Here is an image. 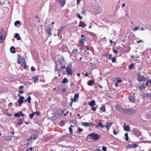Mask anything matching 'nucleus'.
I'll return each instance as SVG.
<instances>
[{
  "label": "nucleus",
  "mask_w": 151,
  "mask_h": 151,
  "mask_svg": "<svg viewBox=\"0 0 151 151\" xmlns=\"http://www.w3.org/2000/svg\"><path fill=\"white\" fill-rule=\"evenodd\" d=\"M111 60L112 63H115L116 61V58H111Z\"/></svg>",
  "instance_id": "obj_45"
},
{
  "label": "nucleus",
  "mask_w": 151,
  "mask_h": 151,
  "mask_svg": "<svg viewBox=\"0 0 151 151\" xmlns=\"http://www.w3.org/2000/svg\"><path fill=\"white\" fill-rule=\"evenodd\" d=\"M78 53V49H74L72 52V55H76Z\"/></svg>",
  "instance_id": "obj_15"
},
{
  "label": "nucleus",
  "mask_w": 151,
  "mask_h": 151,
  "mask_svg": "<svg viewBox=\"0 0 151 151\" xmlns=\"http://www.w3.org/2000/svg\"><path fill=\"white\" fill-rule=\"evenodd\" d=\"M24 88V86H20L19 87V89H22V88Z\"/></svg>",
  "instance_id": "obj_61"
},
{
  "label": "nucleus",
  "mask_w": 151,
  "mask_h": 151,
  "mask_svg": "<svg viewBox=\"0 0 151 151\" xmlns=\"http://www.w3.org/2000/svg\"><path fill=\"white\" fill-rule=\"evenodd\" d=\"M65 27H61L59 29H58V33L61 32L65 29Z\"/></svg>",
  "instance_id": "obj_27"
},
{
  "label": "nucleus",
  "mask_w": 151,
  "mask_h": 151,
  "mask_svg": "<svg viewBox=\"0 0 151 151\" xmlns=\"http://www.w3.org/2000/svg\"><path fill=\"white\" fill-rule=\"evenodd\" d=\"M19 93H23V91L22 90H20L19 91Z\"/></svg>",
  "instance_id": "obj_58"
},
{
  "label": "nucleus",
  "mask_w": 151,
  "mask_h": 151,
  "mask_svg": "<svg viewBox=\"0 0 151 151\" xmlns=\"http://www.w3.org/2000/svg\"><path fill=\"white\" fill-rule=\"evenodd\" d=\"M86 40L85 39H81L79 42V45L81 46L84 44V41Z\"/></svg>",
  "instance_id": "obj_20"
},
{
  "label": "nucleus",
  "mask_w": 151,
  "mask_h": 151,
  "mask_svg": "<svg viewBox=\"0 0 151 151\" xmlns=\"http://www.w3.org/2000/svg\"><path fill=\"white\" fill-rule=\"evenodd\" d=\"M118 132H116V131L114 130H113V134H114V135H117V133H118Z\"/></svg>",
  "instance_id": "obj_52"
},
{
  "label": "nucleus",
  "mask_w": 151,
  "mask_h": 151,
  "mask_svg": "<svg viewBox=\"0 0 151 151\" xmlns=\"http://www.w3.org/2000/svg\"><path fill=\"white\" fill-rule=\"evenodd\" d=\"M14 37L16 38H17V40H20V37L19 35L17 33H16L14 36Z\"/></svg>",
  "instance_id": "obj_21"
},
{
  "label": "nucleus",
  "mask_w": 151,
  "mask_h": 151,
  "mask_svg": "<svg viewBox=\"0 0 151 151\" xmlns=\"http://www.w3.org/2000/svg\"><path fill=\"white\" fill-rule=\"evenodd\" d=\"M146 82H147V84H148V83H151V80H149L148 81H147Z\"/></svg>",
  "instance_id": "obj_57"
},
{
  "label": "nucleus",
  "mask_w": 151,
  "mask_h": 151,
  "mask_svg": "<svg viewBox=\"0 0 151 151\" xmlns=\"http://www.w3.org/2000/svg\"><path fill=\"white\" fill-rule=\"evenodd\" d=\"M100 110L103 112L105 111L106 110L105 106L103 105L102 107L100 108Z\"/></svg>",
  "instance_id": "obj_29"
},
{
  "label": "nucleus",
  "mask_w": 151,
  "mask_h": 151,
  "mask_svg": "<svg viewBox=\"0 0 151 151\" xmlns=\"http://www.w3.org/2000/svg\"><path fill=\"white\" fill-rule=\"evenodd\" d=\"M22 122H23L22 119L21 118H19V121L17 123V124L19 126H20L22 124Z\"/></svg>",
  "instance_id": "obj_25"
},
{
  "label": "nucleus",
  "mask_w": 151,
  "mask_h": 151,
  "mask_svg": "<svg viewBox=\"0 0 151 151\" xmlns=\"http://www.w3.org/2000/svg\"><path fill=\"white\" fill-rule=\"evenodd\" d=\"M93 83V81L91 80L88 82L87 84L89 86H92V84Z\"/></svg>",
  "instance_id": "obj_36"
},
{
  "label": "nucleus",
  "mask_w": 151,
  "mask_h": 151,
  "mask_svg": "<svg viewBox=\"0 0 151 151\" xmlns=\"http://www.w3.org/2000/svg\"><path fill=\"white\" fill-rule=\"evenodd\" d=\"M134 65L133 64H132L131 65H129V69L130 70L132 69L133 68Z\"/></svg>",
  "instance_id": "obj_35"
},
{
  "label": "nucleus",
  "mask_w": 151,
  "mask_h": 151,
  "mask_svg": "<svg viewBox=\"0 0 151 151\" xmlns=\"http://www.w3.org/2000/svg\"><path fill=\"white\" fill-rule=\"evenodd\" d=\"M129 146L131 148H135L138 147V145L136 144H129Z\"/></svg>",
  "instance_id": "obj_17"
},
{
  "label": "nucleus",
  "mask_w": 151,
  "mask_h": 151,
  "mask_svg": "<svg viewBox=\"0 0 151 151\" xmlns=\"http://www.w3.org/2000/svg\"><path fill=\"white\" fill-rule=\"evenodd\" d=\"M33 113L34 114H36L37 115H39L40 113V112L37 111L34 112Z\"/></svg>",
  "instance_id": "obj_48"
},
{
  "label": "nucleus",
  "mask_w": 151,
  "mask_h": 151,
  "mask_svg": "<svg viewBox=\"0 0 151 151\" xmlns=\"http://www.w3.org/2000/svg\"><path fill=\"white\" fill-rule=\"evenodd\" d=\"M18 59L17 63L19 64H22L24 63V58L22 57H21L19 55H18Z\"/></svg>",
  "instance_id": "obj_4"
},
{
  "label": "nucleus",
  "mask_w": 151,
  "mask_h": 151,
  "mask_svg": "<svg viewBox=\"0 0 151 151\" xmlns=\"http://www.w3.org/2000/svg\"><path fill=\"white\" fill-rule=\"evenodd\" d=\"M82 125L85 127H88L90 126H92L93 125H94V124L92 122H90L89 123L87 122H83L82 124Z\"/></svg>",
  "instance_id": "obj_6"
},
{
  "label": "nucleus",
  "mask_w": 151,
  "mask_h": 151,
  "mask_svg": "<svg viewBox=\"0 0 151 151\" xmlns=\"http://www.w3.org/2000/svg\"><path fill=\"white\" fill-rule=\"evenodd\" d=\"M126 110L127 111L130 112V113L131 114H133L135 112V111L133 109H127Z\"/></svg>",
  "instance_id": "obj_22"
},
{
  "label": "nucleus",
  "mask_w": 151,
  "mask_h": 151,
  "mask_svg": "<svg viewBox=\"0 0 151 151\" xmlns=\"http://www.w3.org/2000/svg\"><path fill=\"white\" fill-rule=\"evenodd\" d=\"M124 130L126 131L129 132L130 130V127L128 125H126L125 127H124Z\"/></svg>",
  "instance_id": "obj_16"
},
{
  "label": "nucleus",
  "mask_w": 151,
  "mask_h": 151,
  "mask_svg": "<svg viewBox=\"0 0 151 151\" xmlns=\"http://www.w3.org/2000/svg\"><path fill=\"white\" fill-rule=\"evenodd\" d=\"M100 137V135L99 134L91 133L88 135L87 137V138L96 141L99 139Z\"/></svg>",
  "instance_id": "obj_1"
},
{
  "label": "nucleus",
  "mask_w": 151,
  "mask_h": 151,
  "mask_svg": "<svg viewBox=\"0 0 151 151\" xmlns=\"http://www.w3.org/2000/svg\"><path fill=\"white\" fill-rule=\"evenodd\" d=\"M88 75V73H86L85 74V76H87Z\"/></svg>",
  "instance_id": "obj_63"
},
{
  "label": "nucleus",
  "mask_w": 151,
  "mask_h": 151,
  "mask_svg": "<svg viewBox=\"0 0 151 151\" xmlns=\"http://www.w3.org/2000/svg\"><path fill=\"white\" fill-rule=\"evenodd\" d=\"M72 66L71 65H68L67 67L66 71L68 74L71 75L73 73V70L71 68Z\"/></svg>",
  "instance_id": "obj_3"
},
{
  "label": "nucleus",
  "mask_w": 151,
  "mask_h": 151,
  "mask_svg": "<svg viewBox=\"0 0 151 151\" xmlns=\"http://www.w3.org/2000/svg\"><path fill=\"white\" fill-rule=\"evenodd\" d=\"M88 104L90 106H94L96 105L95 101L94 100H93L89 102Z\"/></svg>",
  "instance_id": "obj_18"
},
{
  "label": "nucleus",
  "mask_w": 151,
  "mask_h": 151,
  "mask_svg": "<svg viewBox=\"0 0 151 151\" xmlns=\"http://www.w3.org/2000/svg\"><path fill=\"white\" fill-rule=\"evenodd\" d=\"M32 139V137L31 136L30 137V138L29 139H27V140L28 141H29L31 139Z\"/></svg>",
  "instance_id": "obj_60"
},
{
  "label": "nucleus",
  "mask_w": 151,
  "mask_h": 151,
  "mask_svg": "<svg viewBox=\"0 0 151 151\" xmlns=\"http://www.w3.org/2000/svg\"><path fill=\"white\" fill-rule=\"evenodd\" d=\"M46 33L48 34V37L51 35L52 33L51 32V29L50 28H48L46 30Z\"/></svg>",
  "instance_id": "obj_11"
},
{
  "label": "nucleus",
  "mask_w": 151,
  "mask_h": 151,
  "mask_svg": "<svg viewBox=\"0 0 151 151\" xmlns=\"http://www.w3.org/2000/svg\"><path fill=\"white\" fill-rule=\"evenodd\" d=\"M79 97V94L78 93H76L75 94L73 98L71 99V101L74 102H76L77 99H78Z\"/></svg>",
  "instance_id": "obj_10"
},
{
  "label": "nucleus",
  "mask_w": 151,
  "mask_h": 151,
  "mask_svg": "<svg viewBox=\"0 0 151 151\" xmlns=\"http://www.w3.org/2000/svg\"><path fill=\"white\" fill-rule=\"evenodd\" d=\"M113 52L114 53H116L118 52V51L116 49H114V47H113Z\"/></svg>",
  "instance_id": "obj_43"
},
{
  "label": "nucleus",
  "mask_w": 151,
  "mask_h": 151,
  "mask_svg": "<svg viewBox=\"0 0 151 151\" xmlns=\"http://www.w3.org/2000/svg\"><path fill=\"white\" fill-rule=\"evenodd\" d=\"M34 114L33 113H32V114H30L29 115V117L30 118V119H32L33 118V116H34Z\"/></svg>",
  "instance_id": "obj_41"
},
{
  "label": "nucleus",
  "mask_w": 151,
  "mask_h": 151,
  "mask_svg": "<svg viewBox=\"0 0 151 151\" xmlns=\"http://www.w3.org/2000/svg\"><path fill=\"white\" fill-rule=\"evenodd\" d=\"M147 97L150 99H151V94L150 93H148L146 95Z\"/></svg>",
  "instance_id": "obj_40"
},
{
  "label": "nucleus",
  "mask_w": 151,
  "mask_h": 151,
  "mask_svg": "<svg viewBox=\"0 0 151 151\" xmlns=\"http://www.w3.org/2000/svg\"><path fill=\"white\" fill-rule=\"evenodd\" d=\"M145 78L139 74L138 75L137 80L139 81H142L145 80Z\"/></svg>",
  "instance_id": "obj_8"
},
{
  "label": "nucleus",
  "mask_w": 151,
  "mask_h": 151,
  "mask_svg": "<svg viewBox=\"0 0 151 151\" xmlns=\"http://www.w3.org/2000/svg\"><path fill=\"white\" fill-rule=\"evenodd\" d=\"M31 70L32 71H34L35 70V69L33 67H32L31 68Z\"/></svg>",
  "instance_id": "obj_56"
},
{
  "label": "nucleus",
  "mask_w": 151,
  "mask_h": 151,
  "mask_svg": "<svg viewBox=\"0 0 151 151\" xmlns=\"http://www.w3.org/2000/svg\"><path fill=\"white\" fill-rule=\"evenodd\" d=\"M32 148L31 147H30L28 148V149H27V151H32Z\"/></svg>",
  "instance_id": "obj_51"
},
{
  "label": "nucleus",
  "mask_w": 151,
  "mask_h": 151,
  "mask_svg": "<svg viewBox=\"0 0 151 151\" xmlns=\"http://www.w3.org/2000/svg\"><path fill=\"white\" fill-rule=\"evenodd\" d=\"M57 1L60 3L62 7H63L65 4V0H57Z\"/></svg>",
  "instance_id": "obj_9"
},
{
  "label": "nucleus",
  "mask_w": 151,
  "mask_h": 151,
  "mask_svg": "<svg viewBox=\"0 0 151 151\" xmlns=\"http://www.w3.org/2000/svg\"><path fill=\"white\" fill-rule=\"evenodd\" d=\"M33 78L34 79V82L35 83H36L37 82V78L36 77H33Z\"/></svg>",
  "instance_id": "obj_34"
},
{
  "label": "nucleus",
  "mask_w": 151,
  "mask_h": 151,
  "mask_svg": "<svg viewBox=\"0 0 151 151\" xmlns=\"http://www.w3.org/2000/svg\"><path fill=\"white\" fill-rule=\"evenodd\" d=\"M77 16L78 18L81 19H82L83 18V17L82 16H80L79 14H77Z\"/></svg>",
  "instance_id": "obj_55"
},
{
  "label": "nucleus",
  "mask_w": 151,
  "mask_h": 151,
  "mask_svg": "<svg viewBox=\"0 0 151 151\" xmlns=\"http://www.w3.org/2000/svg\"><path fill=\"white\" fill-rule=\"evenodd\" d=\"M134 132L135 134L137 136H139L141 134L140 132L137 129H134Z\"/></svg>",
  "instance_id": "obj_12"
},
{
  "label": "nucleus",
  "mask_w": 151,
  "mask_h": 151,
  "mask_svg": "<svg viewBox=\"0 0 151 151\" xmlns=\"http://www.w3.org/2000/svg\"><path fill=\"white\" fill-rule=\"evenodd\" d=\"M106 147H103L102 148V150L104 151H106Z\"/></svg>",
  "instance_id": "obj_53"
},
{
  "label": "nucleus",
  "mask_w": 151,
  "mask_h": 151,
  "mask_svg": "<svg viewBox=\"0 0 151 151\" xmlns=\"http://www.w3.org/2000/svg\"><path fill=\"white\" fill-rule=\"evenodd\" d=\"M15 48L13 46L11 47L10 48V51L11 53H14L16 52L15 51Z\"/></svg>",
  "instance_id": "obj_23"
},
{
  "label": "nucleus",
  "mask_w": 151,
  "mask_h": 151,
  "mask_svg": "<svg viewBox=\"0 0 151 151\" xmlns=\"http://www.w3.org/2000/svg\"><path fill=\"white\" fill-rule=\"evenodd\" d=\"M129 99L130 101L133 103H134L135 101L134 98L133 97L130 96L129 97Z\"/></svg>",
  "instance_id": "obj_24"
},
{
  "label": "nucleus",
  "mask_w": 151,
  "mask_h": 151,
  "mask_svg": "<svg viewBox=\"0 0 151 151\" xmlns=\"http://www.w3.org/2000/svg\"><path fill=\"white\" fill-rule=\"evenodd\" d=\"M17 101L19 103V106H20L21 105L22 103L24 102V101L23 100H20L19 99Z\"/></svg>",
  "instance_id": "obj_31"
},
{
  "label": "nucleus",
  "mask_w": 151,
  "mask_h": 151,
  "mask_svg": "<svg viewBox=\"0 0 151 151\" xmlns=\"http://www.w3.org/2000/svg\"><path fill=\"white\" fill-rule=\"evenodd\" d=\"M125 136H126L125 140L127 141L129 139L128 133H126V134H125Z\"/></svg>",
  "instance_id": "obj_38"
},
{
  "label": "nucleus",
  "mask_w": 151,
  "mask_h": 151,
  "mask_svg": "<svg viewBox=\"0 0 151 151\" xmlns=\"http://www.w3.org/2000/svg\"><path fill=\"white\" fill-rule=\"evenodd\" d=\"M83 0H77V4L78 5V3L79 1H82Z\"/></svg>",
  "instance_id": "obj_59"
},
{
  "label": "nucleus",
  "mask_w": 151,
  "mask_h": 151,
  "mask_svg": "<svg viewBox=\"0 0 151 151\" xmlns=\"http://www.w3.org/2000/svg\"><path fill=\"white\" fill-rule=\"evenodd\" d=\"M5 35V32L3 29H2L0 32V43H3Z\"/></svg>",
  "instance_id": "obj_2"
},
{
  "label": "nucleus",
  "mask_w": 151,
  "mask_h": 151,
  "mask_svg": "<svg viewBox=\"0 0 151 151\" xmlns=\"http://www.w3.org/2000/svg\"><path fill=\"white\" fill-rule=\"evenodd\" d=\"M78 130L79 132H81L83 131V129L81 128L78 127Z\"/></svg>",
  "instance_id": "obj_50"
},
{
  "label": "nucleus",
  "mask_w": 151,
  "mask_h": 151,
  "mask_svg": "<svg viewBox=\"0 0 151 151\" xmlns=\"http://www.w3.org/2000/svg\"><path fill=\"white\" fill-rule=\"evenodd\" d=\"M117 83H117L116 82V83L115 84V86L116 87H117L118 86V84Z\"/></svg>",
  "instance_id": "obj_64"
},
{
  "label": "nucleus",
  "mask_w": 151,
  "mask_h": 151,
  "mask_svg": "<svg viewBox=\"0 0 151 151\" xmlns=\"http://www.w3.org/2000/svg\"><path fill=\"white\" fill-rule=\"evenodd\" d=\"M5 138V139L7 141H10L12 140V136H9V135L6 136L4 137Z\"/></svg>",
  "instance_id": "obj_13"
},
{
  "label": "nucleus",
  "mask_w": 151,
  "mask_h": 151,
  "mask_svg": "<svg viewBox=\"0 0 151 151\" xmlns=\"http://www.w3.org/2000/svg\"><path fill=\"white\" fill-rule=\"evenodd\" d=\"M17 96L19 97V100H23L24 99V96H21L19 94H18Z\"/></svg>",
  "instance_id": "obj_26"
},
{
  "label": "nucleus",
  "mask_w": 151,
  "mask_h": 151,
  "mask_svg": "<svg viewBox=\"0 0 151 151\" xmlns=\"http://www.w3.org/2000/svg\"><path fill=\"white\" fill-rule=\"evenodd\" d=\"M27 101L30 104L31 103V98L30 96H29L28 97V98L27 99Z\"/></svg>",
  "instance_id": "obj_33"
},
{
  "label": "nucleus",
  "mask_w": 151,
  "mask_h": 151,
  "mask_svg": "<svg viewBox=\"0 0 151 151\" xmlns=\"http://www.w3.org/2000/svg\"><path fill=\"white\" fill-rule=\"evenodd\" d=\"M148 85L147 82H146L145 83H143L140 86L139 89L140 90H141L145 88Z\"/></svg>",
  "instance_id": "obj_7"
},
{
  "label": "nucleus",
  "mask_w": 151,
  "mask_h": 151,
  "mask_svg": "<svg viewBox=\"0 0 151 151\" xmlns=\"http://www.w3.org/2000/svg\"><path fill=\"white\" fill-rule=\"evenodd\" d=\"M68 79L67 78H65L63 79V80L62 81V82L63 83H65L66 82H67Z\"/></svg>",
  "instance_id": "obj_32"
},
{
  "label": "nucleus",
  "mask_w": 151,
  "mask_h": 151,
  "mask_svg": "<svg viewBox=\"0 0 151 151\" xmlns=\"http://www.w3.org/2000/svg\"><path fill=\"white\" fill-rule=\"evenodd\" d=\"M94 125H95V127H101L103 128L104 127V126L103 125V124H102V122H99L97 124H96V125L94 124Z\"/></svg>",
  "instance_id": "obj_14"
},
{
  "label": "nucleus",
  "mask_w": 151,
  "mask_h": 151,
  "mask_svg": "<svg viewBox=\"0 0 151 151\" xmlns=\"http://www.w3.org/2000/svg\"><path fill=\"white\" fill-rule=\"evenodd\" d=\"M33 140L36 139L37 137V135L36 134H35L33 135Z\"/></svg>",
  "instance_id": "obj_42"
},
{
  "label": "nucleus",
  "mask_w": 151,
  "mask_h": 151,
  "mask_svg": "<svg viewBox=\"0 0 151 151\" xmlns=\"http://www.w3.org/2000/svg\"><path fill=\"white\" fill-rule=\"evenodd\" d=\"M88 34L92 36L93 37H96L95 34L92 32H89L88 33Z\"/></svg>",
  "instance_id": "obj_30"
},
{
  "label": "nucleus",
  "mask_w": 151,
  "mask_h": 151,
  "mask_svg": "<svg viewBox=\"0 0 151 151\" xmlns=\"http://www.w3.org/2000/svg\"><path fill=\"white\" fill-rule=\"evenodd\" d=\"M19 112V114L20 115V116H23L24 115V114L22 113V111H20Z\"/></svg>",
  "instance_id": "obj_47"
},
{
  "label": "nucleus",
  "mask_w": 151,
  "mask_h": 151,
  "mask_svg": "<svg viewBox=\"0 0 151 151\" xmlns=\"http://www.w3.org/2000/svg\"><path fill=\"white\" fill-rule=\"evenodd\" d=\"M96 108L95 107H93V108H92V110L93 111H95L96 110Z\"/></svg>",
  "instance_id": "obj_62"
},
{
  "label": "nucleus",
  "mask_w": 151,
  "mask_h": 151,
  "mask_svg": "<svg viewBox=\"0 0 151 151\" xmlns=\"http://www.w3.org/2000/svg\"><path fill=\"white\" fill-rule=\"evenodd\" d=\"M69 132H70V133L71 134H72L73 133V130H72V128H71V127H70L69 128Z\"/></svg>",
  "instance_id": "obj_39"
},
{
  "label": "nucleus",
  "mask_w": 151,
  "mask_h": 151,
  "mask_svg": "<svg viewBox=\"0 0 151 151\" xmlns=\"http://www.w3.org/2000/svg\"><path fill=\"white\" fill-rule=\"evenodd\" d=\"M139 29V28L138 27H136L135 28H134L133 29V30L134 31H136L137 30Z\"/></svg>",
  "instance_id": "obj_54"
},
{
  "label": "nucleus",
  "mask_w": 151,
  "mask_h": 151,
  "mask_svg": "<svg viewBox=\"0 0 151 151\" xmlns=\"http://www.w3.org/2000/svg\"><path fill=\"white\" fill-rule=\"evenodd\" d=\"M5 0H0V4H3L4 3Z\"/></svg>",
  "instance_id": "obj_49"
},
{
  "label": "nucleus",
  "mask_w": 151,
  "mask_h": 151,
  "mask_svg": "<svg viewBox=\"0 0 151 151\" xmlns=\"http://www.w3.org/2000/svg\"><path fill=\"white\" fill-rule=\"evenodd\" d=\"M56 69L58 70H62V68L64 69L65 68V66L61 67V64L59 63V64H57L55 65Z\"/></svg>",
  "instance_id": "obj_5"
},
{
  "label": "nucleus",
  "mask_w": 151,
  "mask_h": 151,
  "mask_svg": "<svg viewBox=\"0 0 151 151\" xmlns=\"http://www.w3.org/2000/svg\"><path fill=\"white\" fill-rule=\"evenodd\" d=\"M86 26V24H84L83 22H80L79 23V27H84Z\"/></svg>",
  "instance_id": "obj_19"
},
{
  "label": "nucleus",
  "mask_w": 151,
  "mask_h": 151,
  "mask_svg": "<svg viewBox=\"0 0 151 151\" xmlns=\"http://www.w3.org/2000/svg\"><path fill=\"white\" fill-rule=\"evenodd\" d=\"M20 23V22L19 21H16L14 23V25L16 26L17 24H19Z\"/></svg>",
  "instance_id": "obj_37"
},
{
  "label": "nucleus",
  "mask_w": 151,
  "mask_h": 151,
  "mask_svg": "<svg viewBox=\"0 0 151 151\" xmlns=\"http://www.w3.org/2000/svg\"><path fill=\"white\" fill-rule=\"evenodd\" d=\"M19 112L18 113H16L14 114V116L15 117H19V116H20V115L19 114Z\"/></svg>",
  "instance_id": "obj_46"
},
{
  "label": "nucleus",
  "mask_w": 151,
  "mask_h": 151,
  "mask_svg": "<svg viewBox=\"0 0 151 151\" xmlns=\"http://www.w3.org/2000/svg\"><path fill=\"white\" fill-rule=\"evenodd\" d=\"M117 80L116 81V82L117 83H120L122 82V81L120 80V78H117Z\"/></svg>",
  "instance_id": "obj_44"
},
{
  "label": "nucleus",
  "mask_w": 151,
  "mask_h": 151,
  "mask_svg": "<svg viewBox=\"0 0 151 151\" xmlns=\"http://www.w3.org/2000/svg\"><path fill=\"white\" fill-rule=\"evenodd\" d=\"M112 125V123L110 122H106V124L105 125V127H110Z\"/></svg>",
  "instance_id": "obj_28"
}]
</instances>
